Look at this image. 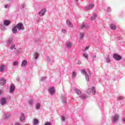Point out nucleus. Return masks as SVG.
<instances>
[{
    "label": "nucleus",
    "instance_id": "nucleus-1",
    "mask_svg": "<svg viewBox=\"0 0 125 125\" xmlns=\"http://www.w3.org/2000/svg\"><path fill=\"white\" fill-rule=\"evenodd\" d=\"M81 74L84 75L85 77V80L87 82L89 81V78L91 77V74L90 73V71L89 70L85 71V69H81Z\"/></svg>",
    "mask_w": 125,
    "mask_h": 125
},
{
    "label": "nucleus",
    "instance_id": "nucleus-2",
    "mask_svg": "<svg viewBox=\"0 0 125 125\" xmlns=\"http://www.w3.org/2000/svg\"><path fill=\"white\" fill-rule=\"evenodd\" d=\"M91 91H92V94H93V95H95L96 90H95V87H93V86L92 87V89H90V88L87 89L85 91V93H86V94H87L88 95H89V94L91 93Z\"/></svg>",
    "mask_w": 125,
    "mask_h": 125
},
{
    "label": "nucleus",
    "instance_id": "nucleus-3",
    "mask_svg": "<svg viewBox=\"0 0 125 125\" xmlns=\"http://www.w3.org/2000/svg\"><path fill=\"white\" fill-rule=\"evenodd\" d=\"M16 27L19 31L24 30V26H23V24L21 22L18 23Z\"/></svg>",
    "mask_w": 125,
    "mask_h": 125
},
{
    "label": "nucleus",
    "instance_id": "nucleus-4",
    "mask_svg": "<svg viewBox=\"0 0 125 125\" xmlns=\"http://www.w3.org/2000/svg\"><path fill=\"white\" fill-rule=\"evenodd\" d=\"M48 92L50 95H54L55 93V89H54V87H49Z\"/></svg>",
    "mask_w": 125,
    "mask_h": 125
},
{
    "label": "nucleus",
    "instance_id": "nucleus-5",
    "mask_svg": "<svg viewBox=\"0 0 125 125\" xmlns=\"http://www.w3.org/2000/svg\"><path fill=\"white\" fill-rule=\"evenodd\" d=\"M113 57L117 61H120V60H121V59H122V57L121 56V55H120L118 54H113Z\"/></svg>",
    "mask_w": 125,
    "mask_h": 125
},
{
    "label": "nucleus",
    "instance_id": "nucleus-6",
    "mask_svg": "<svg viewBox=\"0 0 125 125\" xmlns=\"http://www.w3.org/2000/svg\"><path fill=\"white\" fill-rule=\"evenodd\" d=\"M120 119V115L119 114H115L113 116L112 120L113 123H117Z\"/></svg>",
    "mask_w": 125,
    "mask_h": 125
},
{
    "label": "nucleus",
    "instance_id": "nucleus-7",
    "mask_svg": "<svg viewBox=\"0 0 125 125\" xmlns=\"http://www.w3.org/2000/svg\"><path fill=\"white\" fill-rule=\"evenodd\" d=\"M14 91H15V85L11 83L10 86L9 92L10 93H13Z\"/></svg>",
    "mask_w": 125,
    "mask_h": 125
},
{
    "label": "nucleus",
    "instance_id": "nucleus-8",
    "mask_svg": "<svg viewBox=\"0 0 125 125\" xmlns=\"http://www.w3.org/2000/svg\"><path fill=\"white\" fill-rule=\"evenodd\" d=\"M0 105H5V104H6V98L3 97L0 99Z\"/></svg>",
    "mask_w": 125,
    "mask_h": 125
},
{
    "label": "nucleus",
    "instance_id": "nucleus-9",
    "mask_svg": "<svg viewBox=\"0 0 125 125\" xmlns=\"http://www.w3.org/2000/svg\"><path fill=\"white\" fill-rule=\"evenodd\" d=\"M12 42H13V37H9L6 42V43H7V45H10V44H11Z\"/></svg>",
    "mask_w": 125,
    "mask_h": 125
},
{
    "label": "nucleus",
    "instance_id": "nucleus-10",
    "mask_svg": "<svg viewBox=\"0 0 125 125\" xmlns=\"http://www.w3.org/2000/svg\"><path fill=\"white\" fill-rule=\"evenodd\" d=\"M27 65H28V62L26 60H24L22 61L21 64V67H22V68H25L27 67Z\"/></svg>",
    "mask_w": 125,
    "mask_h": 125
},
{
    "label": "nucleus",
    "instance_id": "nucleus-11",
    "mask_svg": "<svg viewBox=\"0 0 125 125\" xmlns=\"http://www.w3.org/2000/svg\"><path fill=\"white\" fill-rule=\"evenodd\" d=\"M61 100L63 104H64V105H66V104H67V102L66 101V96H65V95H62L61 96Z\"/></svg>",
    "mask_w": 125,
    "mask_h": 125
},
{
    "label": "nucleus",
    "instance_id": "nucleus-12",
    "mask_svg": "<svg viewBox=\"0 0 125 125\" xmlns=\"http://www.w3.org/2000/svg\"><path fill=\"white\" fill-rule=\"evenodd\" d=\"M89 26L87 24H82L80 25V27L81 29H89Z\"/></svg>",
    "mask_w": 125,
    "mask_h": 125
},
{
    "label": "nucleus",
    "instance_id": "nucleus-13",
    "mask_svg": "<svg viewBox=\"0 0 125 125\" xmlns=\"http://www.w3.org/2000/svg\"><path fill=\"white\" fill-rule=\"evenodd\" d=\"M65 46L68 49L71 48L73 46V44L70 42H67L65 43Z\"/></svg>",
    "mask_w": 125,
    "mask_h": 125
},
{
    "label": "nucleus",
    "instance_id": "nucleus-14",
    "mask_svg": "<svg viewBox=\"0 0 125 125\" xmlns=\"http://www.w3.org/2000/svg\"><path fill=\"white\" fill-rule=\"evenodd\" d=\"M10 23H11V22L8 20H4L3 21V24L5 26H9L10 25Z\"/></svg>",
    "mask_w": 125,
    "mask_h": 125
},
{
    "label": "nucleus",
    "instance_id": "nucleus-15",
    "mask_svg": "<svg viewBox=\"0 0 125 125\" xmlns=\"http://www.w3.org/2000/svg\"><path fill=\"white\" fill-rule=\"evenodd\" d=\"M46 12V9L45 8H44L42 9L40 12H39V15L40 16H43L44 15V14Z\"/></svg>",
    "mask_w": 125,
    "mask_h": 125
},
{
    "label": "nucleus",
    "instance_id": "nucleus-16",
    "mask_svg": "<svg viewBox=\"0 0 125 125\" xmlns=\"http://www.w3.org/2000/svg\"><path fill=\"white\" fill-rule=\"evenodd\" d=\"M6 83V81L4 80V78H2L0 79V85H4Z\"/></svg>",
    "mask_w": 125,
    "mask_h": 125
},
{
    "label": "nucleus",
    "instance_id": "nucleus-17",
    "mask_svg": "<svg viewBox=\"0 0 125 125\" xmlns=\"http://www.w3.org/2000/svg\"><path fill=\"white\" fill-rule=\"evenodd\" d=\"M20 120L21 122H23L25 120V115L24 113H21V116L20 117Z\"/></svg>",
    "mask_w": 125,
    "mask_h": 125
},
{
    "label": "nucleus",
    "instance_id": "nucleus-18",
    "mask_svg": "<svg viewBox=\"0 0 125 125\" xmlns=\"http://www.w3.org/2000/svg\"><path fill=\"white\" fill-rule=\"evenodd\" d=\"M66 24H67L68 27H70V28H72V27H73V24H72V22L69 20H67L66 21Z\"/></svg>",
    "mask_w": 125,
    "mask_h": 125
},
{
    "label": "nucleus",
    "instance_id": "nucleus-19",
    "mask_svg": "<svg viewBox=\"0 0 125 125\" xmlns=\"http://www.w3.org/2000/svg\"><path fill=\"white\" fill-rule=\"evenodd\" d=\"M41 103H37L35 105V108L36 110H40V109H41Z\"/></svg>",
    "mask_w": 125,
    "mask_h": 125
},
{
    "label": "nucleus",
    "instance_id": "nucleus-20",
    "mask_svg": "<svg viewBox=\"0 0 125 125\" xmlns=\"http://www.w3.org/2000/svg\"><path fill=\"white\" fill-rule=\"evenodd\" d=\"M93 6H94V5L93 4H90L88 6H86L85 7V9L86 10H88V9H91V8H93Z\"/></svg>",
    "mask_w": 125,
    "mask_h": 125
},
{
    "label": "nucleus",
    "instance_id": "nucleus-21",
    "mask_svg": "<svg viewBox=\"0 0 125 125\" xmlns=\"http://www.w3.org/2000/svg\"><path fill=\"white\" fill-rule=\"evenodd\" d=\"M5 69V65L3 64L0 65V72H3Z\"/></svg>",
    "mask_w": 125,
    "mask_h": 125
},
{
    "label": "nucleus",
    "instance_id": "nucleus-22",
    "mask_svg": "<svg viewBox=\"0 0 125 125\" xmlns=\"http://www.w3.org/2000/svg\"><path fill=\"white\" fill-rule=\"evenodd\" d=\"M0 29H1L2 31H4L5 30V25H4L3 23H0Z\"/></svg>",
    "mask_w": 125,
    "mask_h": 125
},
{
    "label": "nucleus",
    "instance_id": "nucleus-23",
    "mask_svg": "<svg viewBox=\"0 0 125 125\" xmlns=\"http://www.w3.org/2000/svg\"><path fill=\"white\" fill-rule=\"evenodd\" d=\"M74 91L75 93H77V94H78V95L82 94V91H81V90H80L79 89H75Z\"/></svg>",
    "mask_w": 125,
    "mask_h": 125
},
{
    "label": "nucleus",
    "instance_id": "nucleus-24",
    "mask_svg": "<svg viewBox=\"0 0 125 125\" xmlns=\"http://www.w3.org/2000/svg\"><path fill=\"white\" fill-rule=\"evenodd\" d=\"M28 104L31 106H33L35 104V101L33 100H29L28 101Z\"/></svg>",
    "mask_w": 125,
    "mask_h": 125
},
{
    "label": "nucleus",
    "instance_id": "nucleus-25",
    "mask_svg": "<svg viewBox=\"0 0 125 125\" xmlns=\"http://www.w3.org/2000/svg\"><path fill=\"white\" fill-rule=\"evenodd\" d=\"M110 27L112 30H116L117 29V26L114 24H110Z\"/></svg>",
    "mask_w": 125,
    "mask_h": 125
},
{
    "label": "nucleus",
    "instance_id": "nucleus-26",
    "mask_svg": "<svg viewBox=\"0 0 125 125\" xmlns=\"http://www.w3.org/2000/svg\"><path fill=\"white\" fill-rule=\"evenodd\" d=\"M80 98L82 99H85V98H87V95L85 94H82L80 96Z\"/></svg>",
    "mask_w": 125,
    "mask_h": 125
},
{
    "label": "nucleus",
    "instance_id": "nucleus-27",
    "mask_svg": "<svg viewBox=\"0 0 125 125\" xmlns=\"http://www.w3.org/2000/svg\"><path fill=\"white\" fill-rule=\"evenodd\" d=\"M79 37L80 40H83V37H84V33H83V32H81L79 34Z\"/></svg>",
    "mask_w": 125,
    "mask_h": 125
},
{
    "label": "nucleus",
    "instance_id": "nucleus-28",
    "mask_svg": "<svg viewBox=\"0 0 125 125\" xmlns=\"http://www.w3.org/2000/svg\"><path fill=\"white\" fill-rule=\"evenodd\" d=\"M34 57L36 60L39 58V53L35 52L34 53Z\"/></svg>",
    "mask_w": 125,
    "mask_h": 125
},
{
    "label": "nucleus",
    "instance_id": "nucleus-29",
    "mask_svg": "<svg viewBox=\"0 0 125 125\" xmlns=\"http://www.w3.org/2000/svg\"><path fill=\"white\" fill-rule=\"evenodd\" d=\"M97 17V15L96 14H94L91 17V20H95Z\"/></svg>",
    "mask_w": 125,
    "mask_h": 125
},
{
    "label": "nucleus",
    "instance_id": "nucleus-30",
    "mask_svg": "<svg viewBox=\"0 0 125 125\" xmlns=\"http://www.w3.org/2000/svg\"><path fill=\"white\" fill-rule=\"evenodd\" d=\"M12 32L13 34H16L17 33V28L16 27H14L12 29Z\"/></svg>",
    "mask_w": 125,
    "mask_h": 125
},
{
    "label": "nucleus",
    "instance_id": "nucleus-31",
    "mask_svg": "<svg viewBox=\"0 0 125 125\" xmlns=\"http://www.w3.org/2000/svg\"><path fill=\"white\" fill-rule=\"evenodd\" d=\"M105 58L106 62H107V63H110V58L109 57V56H106Z\"/></svg>",
    "mask_w": 125,
    "mask_h": 125
},
{
    "label": "nucleus",
    "instance_id": "nucleus-32",
    "mask_svg": "<svg viewBox=\"0 0 125 125\" xmlns=\"http://www.w3.org/2000/svg\"><path fill=\"white\" fill-rule=\"evenodd\" d=\"M83 56L86 59V60H88V54H87L86 53L83 54Z\"/></svg>",
    "mask_w": 125,
    "mask_h": 125
},
{
    "label": "nucleus",
    "instance_id": "nucleus-33",
    "mask_svg": "<svg viewBox=\"0 0 125 125\" xmlns=\"http://www.w3.org/2000/svg\"><path fill=\"white\" fill-rule=\"evenodd\" d=\"M9 117H10V115H9V114H5L4 115V119L5 120H6V119H8Z\"/></svg>",
    "mask_w": 125,
    "mask_h": 125
},
{
    "label": "nucleus",
    "instance_id": "nucleus-34",
    "mask_svg": "<svg viewBox=\"0 0 125 125\" xmlns=\"http://www.w3.org/2000/svg\"><path fill=\"white\" fill-rule=\"evenodd\" d=\"M77 75V73L76 72V71H73L72 73V75L71 77L72 78H76V75Z\"/></svg>",
    "mask_w": 125,
    "mask_h": 125
},
{
    "label": "nucleus",
    "instance_id": "nucleus-35",
    "mask_svg": "<svg viewBox=\"0 0 125 125\" xmlns=\"http://www.w3.org/2000/svg\"><path fill=\"white\" fill-rule=\"evenodd\" d=\"M39 124V120L38 119H34L33 124L35 125H38Z\"/></svg>",
    "mask_w": 125,
    "mask_h": 125
},
{
    "label": "nucleus",
    "instance_id": "nucleus-36",
    "mask_svg": "<svg viewBox=\"0 0 125 125\" xmlns=\"http://www.w3.org/2000/svg\"><path fill=\"white\" fill-rule=\"evenodd\" d=\"M18 64H19V62L18 61H15L13 63L14 66H18Z\"/></svg>",
    "mask_w": 125,
    "mask_h": 125
},
{
    "label": "nucleus",
    "instance_id": "nucleus-37",
    "mask_svg": "<svg viewBox=\"0 0 125 125\" xmlns=\"http://www.w3.org/2000/svg\"><path fill=\"white\" fill-rule=\"evenodd\" d=\"M16 48L15 47V45L14 44H13L11 45L10 47V49L12 50H13V49H15Z\"/></svg>",
    "mask_w": 125,
    "mask_h": 125
},
{
    "label": "nucleus",
    "instance_id": "nucleus-38",
    "mask_svg": "<svg viewBox=\"0 0 125 125\" xmlns=\"http://www.w3.org/2000/svg\"><path fill=\"white\" fill-rule=\"evenodd\" d=\"M47 61L48 62V63H51V59L50 58L47 57Z\"/></svg>",
    "mask_w": 125,
    "mask_h": 125
},
{
    "label": "nucleus",
    "instance_id": "nucleus-39",
    "mask_svg": "<svg viewBox=\"0 0 125 125\" xmlns=\"http://www.w3.org/2000/svg\"><path fill=\"white\" fill-rule=\"evenodd\" d=\"M45 80V77H42L40 79L41 82H42V81H44Z\"/></svg>",
    "mask_w": 125,
    "mask_h": 125
},
{
    "label": "nucleus",
    "instance_id": "nucleus-40",
    "mask_svg": "<svg viewBox=\"0 0 125 125\" xmlns=\"http://www.w3.org/2000/svg\"><path fill=\"white\" fill-rule=\"evenodd\" d=\"M4 7H5V8H9V5H8V4H5V5H4Z\"/></svg>",
    "mask_w": 125,
    "mask_h": 125
},
{
    "label": "nucleus",
    "instance_id": "nucleus-41",
    "mask_svg": "<svg viewBox=\"0 0 125 125\" xmlns=\"http://www.w3.org/2000/svg\"><path fill=\"white\" fill-rule=\"evenodd\" d=\"M62 33H63V34H65L66 33V30L62 29Z\"/></svg>",
    "mask_w": 125,
    "mask_h": 125
},
{
    "label": "nucleus",
    "instance_id": "nucleus-42",
    "mask_svg": "<svg viewBox=\"0 0 125 125\" xmlns=\"http://www.w3.org/2000/svg\"><path fill=\"white\" fill-rule=\"evenodd\" d=\"M107 12H111V8L110 7H108L107 8Z\"/></svg>",
    "mask_w": 125,
    "mask_h": 125
},
{
    "label": "nucleus",
    "instance_id": "nucleus-43",
    "mask_svg": "<svg viewBox=\"0 0 125 125\" xmlns=\"http://www.w3.org/2000/svg\"><path fill=\"white\" fill-rule=\"evenodd\" d=\"M65 116H62V120L64 121H65Z\"/></svg>",
    "mask_w": 125,
    "mask_h": 125
},
{
    "label": "nucleus",
    "instance_id": "nucleus-44",
    "mask_svg": "<svg viewBox=\"0 0 125 125\" xmlns=\"http://www.w3.org/2000/svg\"><path fill=\"white\" fill-rule=\"evenodd\" d=\"M124 98L122 96L119 97L118 99H119L120 100H122V99H123Z\"/></svg>",
    "mask_w": 125,
    "mask_h": 125
},
{
    "label": "nucleus",
    "instance_id": "nucleus-45",
    "mask_svg": "<svg viewBox=\"0 0 125 125\" xmlns=\"http://www.w3.org/2000/svg\"><path fill=\"white\" fill-rule=\"evenodd\" d=\"M15 125H21L20 124V123H19L18 122H16L15 123Z\"/></svg>",
    "mask_w": 125,
    "mask_h": 125
},
{
    "label": "nucleus",
    "instance_id": "nucleus-46",
    "mask_svg": "<svg viewBox=\"0 0 125 125\" xmlns=\"http://www.w3.org/2000/svg\"><path fill=\"white\" fill-rule=\"evenodd\" d=\"M21 50H22V48H20L18 50V53H19V52H21Z\"/></svg>",
    "mask_w": 125,
    "mask_h": 125
},
{
    "label": "nucleus",
    "instance_id": "nucleus-47",
    "mask_svg": "<svg viewBox=\"0 0 125 125\" xmlns=\"http://www.w3.org/2000/svg\"><path fill=\"white\" fill-rule=\"evenodd\" d=\"M93 59H95L96 58V55H94L92 57Z\"/></svg>",
    "mask_w": 125,
    "mask_h": 125
},
{
    "label": "nucleus",
    "instance_id": "nucleus-48",
    "mask_svg": "<svg viewBox=\"0 0 125 125\" xmlns=\"http://www.w3.org/2000/svg\"><path fill=\"white\" fill-rule=\"evenodd\" d=\"M77 63L78 64V65H81V64H82V62L79 61Z\"/></svg>",
    "mask_w": 125,
    "mask_h": 125
},
{
    "label": "nucleus",
    "instance_id": "nucleus-49",
    "mask_svg": "<svg viewBox=\"0 0 125 125\" xmlns=\"http://www.w3.org/2000/svg\"><path fill=\"white\" fill-rule=\"evenodd\" d=\"M88 48H89V46H87L85 48V49H84V50H87V49H88Z\"/></svg>",
    "mask_w": 125,
    "mask_h": 125
},
{
    "label": "nucleus",
    "instance_id": "nucleus-50",
    "mask_svg": "<svg viewBox=\"0 0 125 125\" xmlns=\"http://www.w3.org/2000/svg\"><path fill=\"white\" fill-rule=\"evenodd\" d=\"M122 39V37H117V40H121Z\"/></svg>",
    "mask_w": 125,
    "mask_h": 125
},
{
    "label": "nucleus",
    "instance_id": "nucleus-51",
    "mask_svg": "<svg viewBox=\"0 0 125 125\" xmlns=\"http://www.w3.org/2000/svg\"><path fill=\"white\" fill-rule=\"evenodd\" d=\"M25 4H22V5H21V7L22 8H24V7H25Z\"/></svg>",
    "mask_w": 125,
    "mask_h": 125
},
{
    "label": "nucleus",
    "instance_id": "nucleus-52",
    "mask_svg": "<svg viewBox=\"0 0 125 125\" xmlns=\"http://www.w3.org/2000/svg\"><path fill=\"white\" fill-rule=\"evenodd\" d=\"M3 91L2 90H0V94H1Z\"/></svg>",
    "mask_w": 125,
    "mask_h": 125
},
{
    "label": "nucleus",
    "instance_id": "nucleus-53",
    "mask_svg": "<svg viewBox=\"0 0 125 125\" xmlns=\"http://www.w3.org/2000/svg\"><path fill=\"white\" fill-rule=\"evenodd\" d=\"M38 21H40V20H38Z\"/></svg>",
    "mask_w": 125,
    "mask_h": 125
}]
</instances>
